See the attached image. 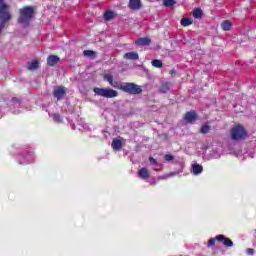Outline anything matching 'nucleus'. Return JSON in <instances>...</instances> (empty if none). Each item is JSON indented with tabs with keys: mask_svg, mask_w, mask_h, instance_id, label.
Segmentation results:
<instances>
[{
	"mask_svg": "<svg viewBox=\"0 0 256 256\" xmlns=\"http://www.w3.org/2000/svg\"><path fill=\"white\" fill-rule=\"evenodd\" d=\"M31 19H33V7L25 6L19 10L18 23L23 25V27H29V23H31Z\"/></svg>",
	"mask_w": 256,
	"mask_h": 256,
	"instance_id": "1",
	"label": "nucleus"
},
{
	"mask_svg": "<svg viewBox=\"0 0 256 256\" xmlns=\"http://www.w3.org/2000/svg\"><path fill=\"white\" fill-rule=\"evenodd\" d=\"M119 89L130 95H139L143 93V88L135 83H124L120 84Z\"/></svg>",
	"mask_w": 256,
	"mask_h": 256,
	"instance_id": "2",
	"label": "nucleus"
},
{
	"mask_svg": "<svg viewBox=\"0 0 256 256\" xmlns=\"http://www.w3.org/2000/svg\"><path fill=\"white\" fill-rule=\"evenodd\" d=\"M93 92L95 95H98V97H105L106 99H113L114 97H117L119 95V92L117 90H113L111 88H94Z\"/></svg>",
	"mask_w": 256,
	"mask_h": 256,
	"instance_id": "3",
	"label": "nucleus"
},
{
	"mask_svg": "<svg viewBox=\"0 0 256 256\" xmlns=\"http://www.w3.org/2000/svg\"><path fill=\"white\" fill-rule=\"evenodd\" d=\"M0 19H2V21L0 22V33H1V31L5 29V24L7 23V21H10L11 19V13H9V5L2 4L0 6Z\"/></svg>",
	"mask_w": 256,
	"mask_h": 256,
	"instance_id": "4",
	"label": "nucleus"
},
{
	"mask_svg": "<svg viewBox=\"0 0 256 256\" xmlns=\"http://www.w3.org/2000/svg\"><path fill=\"white\" fill-rule=\"evenodd\" d=\"M246 135L247 131H245V128H243L241 125H237L231 130V138L234 139V141L245 139Z\"/></svg>",
	"mask_w": 256,
	"mask_h": 256,
	"instance_id": "5",
	"label": "nucleus"
},
{
	"mask_svg": "<svg viewBox=\"0 0 256 256\" xmlns=\"http://www.w3.org/2000/svg\"><path fill=\"white\" fill-rule=\"evenodd\" d=\"M65 93H67V89L63 86H58L54 89V97L56 99L60 100L62 97H65Z\"/></svg>",
	"mask_w": 256,
	"mask_h": 256,
	"instance_id": "6",
	"label": "nucleus"
},
{
	"mask_svg": "<svg viewBox=\"0 0 256 256\" xmlns=\"http://www.w3.org/2000/svg\"><path fill=\"white\" fill-rule=\"evenodd\" d=\"M216 239L217 241L222 242L225 247H233V241L225 237V235H218Z\"/></svg>",
	"mask_w": 256,
	"mask_h": 256,
	"instance_id": "7",
	"label": "nucleus"
},
{
	"mask_svg": "<svg viewBox=\"0 0 256 256\" xmlns=\"http://www.w3.org/2000/svg\"><path fill=\"white\" fill-rule=\"evenodd\" d=\"M123 143H125V139H113L112 141V149H114V151H121V148L123 147Z\"/></svg>",
	"mask_w": 256,
	"mask_h": 256,
	"instance_id": "8",
	"label": "nucleus"
},
{
	"mask_svg": "<svg viewBox=\"0 0 256 256\" xmlns=\"http://www.w3.org/2000/svg\"><path fill=\"white\" fill-rule=\"evenodd\" d=\"M59 61H61L59 56L49 55L47 58V65H49V67H55V65H57V63H59Z\"/></svg>",
	"mask_w": 256,
	"mask_h": 256,
	"instance_id": "9",
	"label": "nucleus"
},
{
	"mask_svg": "<svg viewBox=\"0 0 256 256\" xmlns=\"http://www.w3.org/2000/svg\"><path fill=\"white\" fill-rule=\"evenodd\" d=\"M105 81H108V83L111 85V87L118 88L121 86V83L113 80V75L111 74H105L104 75Z\"/></svg>",
	"mask_w": 256,
	"mask_h": 256,
	"instance_id": "10",
	"label": "nucleus"
},
{
	"mask_svg": "<svg viewBox=\"0 0 256 256\" xmlns=\"http://www.w3.org/2000/svg\"><path fill=\"white\" fill-rule=\"evenodd\" d=\"M128 7L132 11H139L141 9V0H130Z\"/></svg>",
	"mask_w": 256,
	"mask_h": 256,
	"instance_id": "11",
	"label": "nucleus"
},
{
	"mask_svg": "<svg viewBox=\"0 0 256 256\" xmlns=\"http://www.w3.org/2000/svg\"><path fill=\"white\" fill-rule=\"evenodd\" d=\"M136 45H139L140 47H145L147 45H151V38H149V37L138 38L136 40Z\"/></svg>",
	"mask_w": 256,
	"mask_h": 256,
	"instance_id": "12",
	"label": "nucleus"
},
{
	"mask_svg": "<svg viewBox=\"0 0 256 256\" xmlns=\"http://www.w3.org/2000/svg\"><path fill=\"white\" fill-rule=\"evenodd\" d=\"M185 120L187 123H193L194 121H197V113L195 111L187 112L185 115Z\"/></svg>",
	"mask_w": 256,
	"mask_h": 256,
	"instance_id": "13",
	"label": "nucleus"
},
{
	"mask_svg": "<svg viewBox=\"0 0 256 256\" xmlns=\"http://www.w3.org/2000/svg\"><path fill=\"white\" fill-rule=\"evenodd\" d=\"M138 177H140V179H149V177H151V174L149 173V170L147 168H141L138 171Z\"/></svg>",
	"mask_w": 256,
	"mask_h": 256,
	"instance_id": "14",
	"label": "nucleus"
},
{
	"mask_svg": "<svg viewBox=\"0 0 256 256\" xmlns=\"http://www.w3.org/2000/svg\"><path fill=\"white\" fill-rule=\"evenodd\" d=\"M124 59H128L130 61H137L139 59V54L137 52H128L124 55Z\"/></svg>",
	"mask_w": 256,
	"mask_h": 256,
	"instance_id": "15",
	"label": "nucleus"
},
{
	"mask_svg": "<svg viewBox=\"0 0 256 256\" xmlns=\"http://www.w3.org/2000/svg\"><path fill=\"white\" fill-rule=\"evenodd\" d=\"M192 172L194 175H199V174L203 173V166H201L199 164H193Z\"/></svg>",
	"mask_w": 256,
	"mask_h": 256,
	"instance_id": "16",
	"label": "nucleus"
},
{
	"mask_svg": "<svg viewBox=\"0 0 256 256\" xmlns=\"http://www.w3.org/2000/svg\"><path fill=\"white\" fill-rule=\"evenodd\" d=\"M231 27H233V23H231V21L229 20H226L221 24V28L223 29V31H230Z\"/></svg>",
	"mask_w": 256,
	"mask_h": 256,
	"instance_id": "17",
	"label": "nucleus"
},
{
	"mask_svg": "<svg viewBox=\"0 0 256 256\" xmlns=\"http://www.w3.org/2000/svg\"><path fill=\"white\" fill-rule=\"evenodd\" d=\"M104 19L105 21H111L115 19V13L113 11H106L104 13Z\"/></svg>",
	"mask_w": 256,
	"mask_h": 256,
	"instance_id": "18",
	"label": "nucleus"
},
{
	"mask_svg": "<svg viewBox=\"0 0 256 256\" xmlns=\"http://www.w3.org/2000/svg\"><path fill=\"white\" fill-rule=\"evenodd\" d=\"M182 27H189V25H193V19L191 18H182L181 19Z\"/></svg>",
	"mask_w": 256,
	"mask_h": 256,
	"instance_id": "19",
	"label": "nucleus"
},
{
	"mask_svg": "<svg viewBox=\"0 0 256 256\" xmlns=\"http://www.w3.org/2000/svg\"><path fill=\"white\" fill-rule=\"evenodd\" d=\"M203 17V10L197 8L193 11V18L194 19H201Z\"/></svg>",
	"mask_w": 256,
	"mask_h": 256,
	"instance_id": "20",
	"label": "nucleus"
},
{
	"mask_svg": "<svg viewBox=\"0 0 256 256\" xmlns=\"http://www.w3.org/2000/svg\"><path fill=\"white\" fill-rule=\"evenodd\" d=\"M83 55L84 57H91L92 59H95V55H97V53L93 50H84Z\"/></svg>",
	"mask_w": 256,
	"mask_h": 256,
	"instance_id": "21",
	"label": "nucleus"
},
{
	"mask_svg": "<svg viewBox=\"0 0 256 256\" xmlns=\"http://www.w3.org/2000/svg\"><path fill=\"white\" fill-rule=\"evenodd\" d=\"M169 89H171V84L170 83H164L160 87L161 93H167V91H169Z\"/></svg>",
	"mask_w": 256,
	"mask_h": 256,
	"instance_id": "22",
	"label": "nucleus"
},
{
	"mask_svg": "<svg viewBox=\"0 0 256 256\" xmlns=\"http://www.w3.org/2000/svg\"><path fill=\"white\" fill-rule=\"evenodd\" d=\"M152 66L156 67L157 69H161L163 67V62L161 60H152Z\"/></svg>",
	"mask_w": 256,
	"mask_h": 256,
	"instance_id": "23",
	"label": "nucleus"
},
{
	"mask_svg": "<svg viewBox=\"0 0 256 256\" xmlns=\"http://www.w3.org/2000/svg\"><path fill=\"white\" fill-rule=\"evenodd\" d=\"M210 130H211V127L205 124L200 128V133H202L203 135H206V133H209Z\"/></svg>",
	"mask_w": 256,
	"mask_h": 256,
	"instance_id": "24",
	"label": "nucleus"
},
{
	"mask_svg": "<svg viewBox=\"0 0 256 256\" xmlns=\"http://www.w3.org/2000/svg\"><path fill=\"white\" fill-rule=\"evenodd\" d=\"M53 121H55V123H63V118H61L59 114H54Z\"/></svg>",
	"mask_w": 256,
	"mask_h": 256,
	"instance_id": "25",
	"label": "nucleus"
},
{
	"mask_svg": "<svg viewBox=\"0 0 256 256\" xmlns=\"http://www.w3.org/2000/svg\"><path fill=\"white\" fill-rule=\"evenodd\" d=\"M165 7H173L175 5V0H164Z\"/></svg>",
	"mask_w": 256,
	"mask_h": 256,
	"instance_id": "26",
	"label": "nucleus"
},
{
	"mask_svg": "<svg viewBox=\"0 0 256 256\" xmlns=\"http://www.w3.org/2000/svg\"><path fill=\"white\" fill-rule=\"evenodd\" d=\"M173 175H177V172H171L170 174H166L158 179H169V177H173Z\"/></svg>",
	"mask_w": 256,
	"mask_h": 256,
	"instance_id": "27",
	"label": "nucleus"
},
{
	"mask_svg": "<svg viewBox=\"0 0 256 256\" xmlns=\"http://www.w3.org/2000/svg\"><path fill=\"white\" fill-rule=\"evenodd\" d=\"M39 67H40V62H39V60L34 59V60H33V69H39Z\"/></svg>",
	"mask_w": 256,
	"mask_h": 256,
	"instance_id": "28",
	"label": "nucleus"
},
{
	"mask_svg": "<svg viewBox=\"0 0 256 256\" xmlns=\"http://www.w3.org/2000/svg\"><path fill=\"white\" fill-rule=\"evenodd\" d=\"M216 240L217 238H210L208 241V247H213V245H215Z\"/></svg>",
	"mask_w": 256,
	"mask_h": 256,
	"instance_id": "29",
	"label": "nucleus"
},
{
	"mask_svg": "<svg viewBox=\"0 0 256 256\" xmlns=\"http://www.w3.org/2000/svg\"><path fill=\"white\" fill-rule=\"evenodd\" d=\"M164 159H165V161H173V159H174V157H173V155H171V154H166L165 156H164Z\"/></svg>",
	"mask_w": 256,
	"mask_h": 256,
	"instance_id": "30",
	"label": "nucleus"
},
{
	"mask_svg": "<svg viewBox=\"0 0 256 256\" xmlns=\"http://www.w3.org/2000/svg\"><path fill=\"white\" fill-rule=\"evenodd\" d=\"M246 253H247V255H254L255 254V250H253V248H248L246 250Z\"/></svg>",
	"mask_w": 256,
	"mask_h": 256,
	"instance_id": "31",
	"label": "nucleus"
},
{
	"mask_svg": "<svg viewBox=\"0 0 256 256\" xmlns=\"http://www.w3.org/2000/svg\"><path fill=\"white\" fill-rule=\"evenodd\" d=\"M149 161L151 163V165H157V160L153 157H149Z\"/></svg>",
	"mask_w": 256,
	"mask_h": 256,
	"instance_id": "32",
	"label": "nucleus"
},
{
	"mask_svg": "<svg viewBox=\"0 0 256 256\" xmlns=\"http://www.w3.org/2000/svg\"><path fill=\"white\" fill-rule=\"evenodd\" d=\"M27 69H28L29 71H33V62H30V63L28 64Z\"/></svg>",
	"mask_w": 256,
	"mask_h": 256,
	"instance_id": "33",
	"label": "nucleus"
},
{
	"mask_svg": "<svg viewBox=\"0 0 256 256\" xmlns=\"http://www.w3.org/2000/svg\"><path fill=\"white\" fill-rule=\"evenodd\" d=\"M11 101H12V103H19V98H17V97H13L12 99H11Z\"/></svg>",
	"mask_w": 256,
	"mask_h": 256,
	"instance_id": "34",
	"label": "nucleus"
},
{
	"mask_svg": "<svg viewBox=\"0 0 256 256\" xmlns=\"http://www.w3.org/2000/svg\"><path fill=\"white\" fill-rule=\"evenodd\" d=\"M4 0H0V6L1 5H5V3H3Z\"/></svg>",
	"mask_w": 256,
	"mask_h": 256,
	"instance_id": "35",
	"label": "nucleus"
},
{
	"mask_svg": "<svg viewBox=\"0 0 256 256\" xmlns=\"http://www.w3.org/2000/svg\"><path fill=\"white\" fill-rule=\"evenodd\" d=\"M171 73L174 74V73H175V70H172Z\"/></svg>",
	"mask_w": 256,
	"mask_h": 256,
	"instance_id": "36",
	"label": "nucleus"
}]
</instances>
